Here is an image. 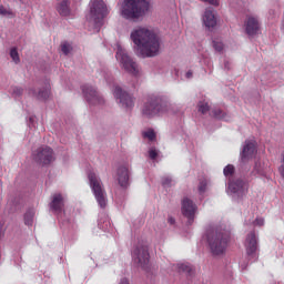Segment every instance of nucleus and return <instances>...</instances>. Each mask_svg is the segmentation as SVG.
Returning <instances> with one entry per match:
<instances>
[{
    "instance_id": "obj_1",
    "label": "nucleus",
    "mask_w": 284,
    "mask_h": 284,
    "mask_svg": "<svg viewBox=\"0 0 284 284\" xmlns=\"http://www.w3.org/2000/svg\"><path fill=\"white\" fill-rule=\"evenodd\" d=\"M131 40L142 57H156L161 49L159 36L148 28H138L131 32Z\"/></svg>"
},
{
    "instance_id": "obj_2",
    "label": "nucleus",
    "mask_w": 284,
    "mask_h": 284,
    "mask_svg": "<svg viewBox=\"0 0 284 284\" xmlns=\"http://www.w3.org/2000/svg\"><path fill=\"white\" fill-rule=\"evenodd\" d=\"M209 247L214 256L225 254L230 244V232L223 229H215L207 234Z\"/></svg>"
},
{
    "instance_id": "obj_3",
    "label": "nucleus",
    "mask_w": 284,
    "mask_h": 284,
    "mask_svg": "<svg viewBox=\"0 0 284 284\" xmlns=\"http://www.w3.org/2000/svg\"><path fill=\"white\" fill-rule=\"evenodd\" d=\"M148 10H150L148 0H123L121 16L123 19L134 21L135 19H141Z\"/></svg>"
},
{
    "instance_id": "obj_4",
    "label": "nucleus",
    "mask_w": 284,
    "mask_h": 284,
    "mask_svg": "<svg viewBox=\"0 0 284 284\" xmlns=\"http://www.w3.org/2000/svg\"><path fill=\"white\" fill-rule=\"evenodd\" d=\"M89 185L98 201L100 207H105L108 205V197L105 194V189L103 187V182L101 178L97 175L94 171L88 172Z\"/></svg>"
},
{
    "instance_id": "obj_5",
    "label": "nucleus",
    "mask_w": 284,
    "mask_h": 284,
    "mask_svg": "<svg viewBox=\"0 0 284 284\" xmlns=\"http://www.w3.org/2000/svg\"><path fill=\"white\" fill-rule=\"evenodd\" d=\"M109 13L108 6L103 0H92L90 2L89 21H93L97 28L103 26V18Z\"/></svg>"
},
{
    "instance_id": "obj_6",
    "label": "nucleus",
    "mask_w": 284,
    "mask_h": 284,
    "mask_svg": "<svg viewBox=\"0 0 284 284\" xmlns=\"http://www.w3.org/2000/svg\"><path fill=\"white\" fill-rule=\"evenodd\" d=\"M115 59L120 61L125 72L133 74V77H139V64H136V62H134V60L128 55V52L125 49H123V47H121V44H118Z\"/></svg>"
},
{
    "instance_id": "obj_7",
    "label": "nucleus",
    "mask_w": 284,
    "mask_h": 284,
    "mask_svg": "<svg viewBox=\"0 0 284 284\" xmlns=\"http://www.w3.org/2000/svg\"><path fill=\"white\" fill-rule=\"evenodd\" d=\"M32 159L38 165H50L54 161V151L50 146H40L32 152Z\"/></svg>"
},
{
    "instance_id": "obj_8",
    "label": "nucleus",
    "mask_w": 284,
    "mask_h": 284,
    "mask_svg": "<svg viewBox=\"0 0 284 284\" xmlns=\"http://www.w3.org/2000/svg\"><path fill=\"white\" fill-rule=\"evenodd\" d=\"M132 258L133 263L138 265V267H145V265L150 263V251L148 248V244L139 243L132 252Z\"/></svg>"
},
{
    "instance_id": "obj_9",
    "label": "nucleus",
    "mask_w": 284,
    "mask_h": 284,
    "mask_svg": "<svg viewBox=\"0 0 284 284\" xmlns=\"http://www.w3.org/2000/svg\"><path fill=\"white\" fill-rule=\"evenodd\" d=\"M162 112L163 106L161 105V100L156 97H150L142 108V114L146 119H152V116H156V114H161Z\"/></svg>"
},
{
    "instance_id": "obj_10",
    "label": "nucleus",
    "mask_w": 284,
    "mask_h": 284,
    "mask_svg": "<svg viewBox=\"0 0 284 284\" xmlns=\"http://www.w3.org/2000/svg\"><path fill=\"white\" fill-rule=\"evenodd\" d=\"M244 246L250 258H256L258 256V235H256V231H251L246 235Z\"/></svg>"
},
{
    "instance_id": "obj_11",
    "label": "nucleus",
    "mask_w": 284,
    "mask_h": 284,
    "mask_svg": "<svg viewBox=\"0 0 284 284\" xmlns=\"http://www.w3.org/2000/svg\"><path fill=\"white\" fill-rule=\"evenodd\" d=\"M197 210L199 207L196 206V204H194V202L189 197H184L182 200V214L183 216H185V219H187L189 225H192V223H194Z\"/></svg>"
},
{
    "instance_id": "obj_12",
    "label": "nucleus",
    "mask_w": 284,
    "mask_h": 284,
    "mask_svg": "<svg viewBox=\"0 0 284 284\" xmlns=\"http://www.w3.org/2000/svg\"><path fill=\"white\" fill-rule=\"evenodd\" d=\"M229 190L233 194H237L241 199L247 194L250 190V184L243 180L229 181Z\"/></svg>"
},
{
    "instance_id": "obj_13",
    "label": "nucleus",
    "mask_w": 284,
    "mask_h": 284,
    "mask_svg": "<svg viewBox=\"0 0 284 284\" xmlns=\"http://www.w3.org/2000/svg\"><path fill=\"white\" fill-rule=\"evenodd\" d=\"M82 92L88 103H90L91 105H101V103H103V98L99 95V93L97 92L95 89H93V87L83 85Z\"/></svg>"
},
{
    "instance_id": "obj_14",
    "label": "nucleus",
    "mask_w": 284,
    "mask_h": 284,
    "mask_svg": "<svg viewBox=\"0 0 284 284\" xmlns=\"http://www.w3.org/2000/svg\"><path fill=\"white\" fill-rule=\"evenodd\" d=\"M113 94L115 99L120 100V103L124 108H134V98L132 95L128 94V92L123 91L121 87H115Z\"/></svg>"
},
{
    "instance_id": "obj_15",
    "label": "nucleus",
    "mask_w": 284,
    "mask_h": 284,
    "mask_svg": "<svg viewBox=\"0 0 284 284\" xmlns=\"http://www.w3.org/2000/svg\"><path fill=\"white\" fill-rule=\"evenodd\" d=\"M256 154V142L255 141H245L244 148L241 152L242 163H247L251 159H254Z\"/></svg>"
},
{
    "instance_id": "obj_16",
    "label": "nucleus",
    "mask_w": 284,
    "mask_h": 284,
    "mask_svg": "<svg viewBox=\"0 0 284 284\" xmlns=\"http://www.w3.org/2000/svg\"><path fill=\"white\" fill-rule=\"evenodd\" d=\"M245 30L248 37H256L261 32V23L255 17H248L245 22Z\"/></svg>"
},
{
    "instance_id": "obj_17",
    "label": "nucleus",
    "mask_w": 284,
    "mask_h": 284,
    "mask_svg": "<svg viewBox=\"0 0 284 284\" xmlns=\"http://www.w3.org/2000/svg\"><path fill=\"white\" fill-rule=\"evenodd\" d=\"M50 207L53 212L61 214L63 207H65V202L63 201V195L61 193H54L50 203Z\"/></svg>"
},
{
    "instance_id": "obj_18",
    "label": "nucleus",
    "mask_w": 284,
    "mask_h": 284,
    "mask_svg": "<svg viewBox=\"0 0 284 284\" xmlns=\"http://www.w3.org/2000/svg\"><path fill=\"white\" fill-rule=\"evenodd\" d=\"M118 183L120 187H128L130 185V171L125 166L118 169Z\"/></svg>"
},
{
    "instance_id": "obj_19",
    "label": "nucleus",
    "mask_w": 284,
    "mask_h": 284,
    "mask_svg": "<svg viewBox=\"0 0 284 284\" xmlns=\"http://www.w3.org/2000/svg\"><path fill=\"white\" fill-rule=\"evenodd\" d=\"M203 22L206 28H214L216 26V16L212 9H206L203 16Z\"/></svg>"
},
{
    "instance_id": "obj_20",
    "label": "nucleus",
    "mask_w": 284,
    "mask_h": 284,
    "mask_svg": "<svg viewBox=\"0 0 284 284\" xmlns=\"http://www.w3.org/2000/svg\"><path fill=\"white\" fill-rule=\"evenodd\" d=\"M57 10H58L59 14H61V17H69L70 16V2H68L67 0L61 1L58 4Z\"/></svg>"
},
{
    "instance_id": "obj_21",
    "label": "nucleus",
    "mask_w": 284,
    "mask_h": 284,
    "mask_svg": "<svg viewBox=\"0 0 284 284\" xmlns=\"http://www.w3.org/2000/svg\"><path fill=\"white\" fill-rule=\"evenodd\" d=\"M36 97L42 101L50 99V82H47L43 90H40Z\"/></svg>"
},
{
    "instance_id": "obj_22",
    "label": "nucleus",
    "mask_w": 284,
    "mask_h": 284,
    "mask_svg": "<svg viewBox=\"0 0 284 284\" xmlns=\"http://www.w3.org/2000/svg\"><path fill=\"white\" fill-rule=\"evenodd\" d=\"M34 223V210H29L24 214V224L29 227Z\"/></svg>"
},
{
    "instance_id": "obj_23",
    "label": "nucleus",
    "mask_w": 284,
    "mask_h": 284,
    "mask_svg": "<svg viewBox=\"0 0 284 284\" xmlns=\"http://www.w3.org/2000/svg\"><path fill=\"white\" fill-rule=\"evenodd\" d=\"M236 171V169L234 168V165L232 164H227L224 168V176H227L229 179H232V176H234V172Z\"/></svg>"
},
{
    "instance_id": "obj_24",
    "label": "nucleus",
    "mask_w": 284,
    "mask_h": 284,
    "mask_svg": "<svg viewBox=\"0 0 284 284\" xmlns=\"http://www.w3.org/2000/svg\"><path fill=\"white\" fill-rule=\"evenodd\" d=\"M197 110L201 114H207L210 112V104L207 102H199Z\"/></svg>"
},
{
    "instance_id": "obj_25",
    "label": "nucleus",
    "mask_w": 284,
    "mask_h": 284,
    "mask_svg": "<svg viewBox=\"0 0 284 284\" xmlns=\"http://www.w3.org/2000/svg\"><path fill=\"white\" fill-rule=\"evenodd\" d=\"M144 139H149V141H155L156 140V133L154 132V130L150 129L148 131H144L142 133Z\"/></svg>"
},
{
    "instance_id": "obj_26",
    "label": "nucleus",
    "mask_w": 284,
    "mask_h": 284,
    "mask_svg": "<svg viewBox=\"0 0 284 284\" xmlns=\"http://www.w3.org/2000/svg\"><path fill=\"white\" fill-rule=\"evenodd\" d=\"M213 48L215 52H221L222 50H224L225 44H223V41H221V39H215L213 40Z\"/></svg>"
},
{
    "instance_id": "obj_27",
    "label": "nucleus",
    "mask_w": 284,
    "mask_h": 284,
    "mask_svg": "<svg viewBox=\"0 0 284 284\" xmlns=\"http://www.w3.org/2000/svg\"><path fill=\"white\" fill-rule=\"evenodd\" d=\"M10 57L12 61H14V63H19V61H21V59L19 58V51H17V48H12L10 50Z\"/></svg>"
},
{
    "instance_id": "obj_28",
    "label": "nucleus",
    "mask_w": 284,
    "mask_h": 284,
    "mask_svg": "<svg viewBox=\"0 0 284 284\" xmlns=\"http://www.w3.org/2000/svg\"><path fill=\"white\" fill-rule=\"evenodd\" d=\"M179 272H184L185 274L192 275V266L189 264H180Z\"/></svg>"
},
{
    "instance_id": "obj_29",
    "label": "nucleus",
    "mask_w": 284,
    "mask_h": 284,
    "mask_svg": "<svg viewBox=\"0 0 284 284\" xmlns=\"http://www.w3.org/2000/svg\"><path fill=\"white\" fill-rule=\"evenodd\" d=\"M72 50V45L68 42H62L61 43V51L63 52V54L68 55L70 54V51Z\"/></svg>"
},
{
    "instance_id": "obj_30",
    "label": "nucleus",
    "mask_w": 284,
    "mask_h": 284,
    "mask_svg": "<svg viewBox=\"0 0 284 284\" xmlns=\"http://www.w3.org/2000/svg\"><path fill=\"white\" fill-rule=\"evenodd\" d=\"M212 115L215 119H224L225 118V112H223V110H221V109H214V110H212Z\"/></svg>"
},
{
    "instance_id": "obj_31",
    "label": "nucleus",
    "mask_w": 284,
    "mask_h": 284,
    "mask_svg": "<svg viewBox=\"0 0 284 284\" xmlns=\"http://www.w3.org/2000/svg\"><path fill=\"white\" fill-rule=\"evenodd\" d=\"M254 172H256V174H261V175L265 174V170L260 161L255 162Z\"/></svg>"
},
{
    "instance_id": "obj_32",
    "label": "nucleus",
    "mask_w": 284,
    "mask_h": 284,
    "mask_svg": "<svg viewBox=\"0 0 284 284\" xmlns=\"http://www.w3.org/2000/svg\"><path fill=\"white\" fill-rule=\"evenodd\" d=\"M0 14H2V17H6V16L14 17V13L12 12V10H7L4 9L3 6H0Z\"/></svg>"
},
{
    "instance_id": "obj_33",
    "label": "nucleus",
    "mask_w": 284,
    "mask_h": 284,
    "mask_svg": "<svg viewBox=\"0 0 284 284\" xmlns=\"http://www.w3.org/2000/svg\"><path fill=\"white\" fill-rule=\"evenodd\" d=\"M206 189H207V181L205 180L200 181V184H199L200 194H203V192H205Z\"/></svg>"
},
{
    "instance_id": "obj_34",
    "label": "nucleus",
    "mask_w": 284,
    "mask_h": 284,
    "mask_svg": "<svg viewBox=\"0 0 284 284\" xmlns=\"http://www.w3.org/2000/svg\"><path fill=\"white\" fill-rule=\"evenodd\" d=\"M149 156H150V159H152V161H154V159H156V156H159V152L156 151V149H154V148L150 149Z\"/></svg>"
},
{
    "instance_id": "obj_35",
    "label": "nucleus",
    "mask_w": 284,
    "mask_h": 284,
    "mask_svg": "<svg viewBox=\"0 0 284 284\" xmlns=\"http://www.w3.org/2000/svg\"><path fill=\"white\" fill-rule=\"evenodd\" d=\"M253 223L254 225H257V227H263L265 225V220L263 217H257Z\"/></svg>"
},
{
    "instance_id": "obj_36",
    "label": "nucleus",
    "mask_w": 284,
    "mask_h": 284,
    "mask_svg": "<svg viewBox=\"0 0 284 284\" xmlns=\"http://www.w3.org/2000/svg\"><path fill=\"white\" fill-rule=\"evenodd\" d=\"M204 3H210L211 6H219V0H201Z\"/></svg>"
},
{
    "instance_id": "obj_37",
    "label": "nucleus",
    "mask_w": 284,
    "mask_h": 284,
    "mask_svg": "<svg viewBox=\"0 0 284 284\" xmlns=\"http://www.w3.org/2000/svg\"><path fill=\"white\" fill-rule=\"evenodd\" d=\"M13 92L17 93L18 95L23 94V89L16 88Z\"/></svg>"
},
{
    "instance_id": "obj_38",
    "label": "nucleus",
    "mask_w": 284,
    "mask_h": 284,
    "mask_svg": "<svg viewBox=\"0 0 284 284\" xmlns=\"http://www.w3.org/2000/svg\"><path fill=\"white\" fill-rule=\"evenodd\" d=\"M170 183H172V180H171V179H165V180H163V182H162L163 185H170Z\"/></svg>"
},
{
    "instance_id": "obj_39",
    "label": "nucleus",
    "mask_w": 284,
    "mask_h": 284,
    "mask_svg": "<svg viewBox=\"0 0 284 284\" xmlns=\"http://www.w3.org/2000/svg\"><path fill=\"white\" fill-rule=\"evenodd\" d=\"M168 223H170V225H174V223H175L174 217H169Z\"/></svg>"
},
{
    "instance_id": "obj_40",
    "label": "nucleus",
    "mask_w": 284,
    "mask_h": 284,
    "mask_svg": "<svg viewBox=\"0 0 284 284\" xmlns=\"http://www.w3.org/2000/svg\"><path fill=\"white\" fill-rule=\"evenodd\" d=\"M119 284H130V282L128 278H122Z\"/></svg>"
},
{
    "instance_id": "obj_41",
    "label": "nucleus",
    "mask_w": 284,
    "mask_h": 284,
    "mask_svg": "<svg viewBox=\"0 0 284 284\" xmlns=\"http://www.w3.org/2000/svg\"><path fill=\"white\" fill-rule=\"evenodd\" d=\"M186 79H192V71L186 72Z\"/></svg>"
},
{
    "instance_id": "obj_42",
    "label": "nucleus",
    "mask_w": 284,
    "mask_h": 284,
    "mask_svg": "<svg viewBox=\"0 0 284 284\" xmlns=\"http://www.w3.org/2000/svg\"><path fill=\"white\" fill-rule=\"evenodd\" d=\"M225 68L230 69V67H229V63H227V62L225 63Z\"/></svg>"
},
{
    "instance_id": "obj_43",
    "label": "nucleus",
    "mask_w": 284,
    "mask_h": 284,
    "mask_svg": "<svg viewBox=\"0 0 284 284\" xmlns=\"http://www.w3.org/2000/svg\"><path fill=\"white\" fill-rule=\"evenodd\" d=\"M20 1H23V0H20Z\"/></svg>"
}]
</instances>
